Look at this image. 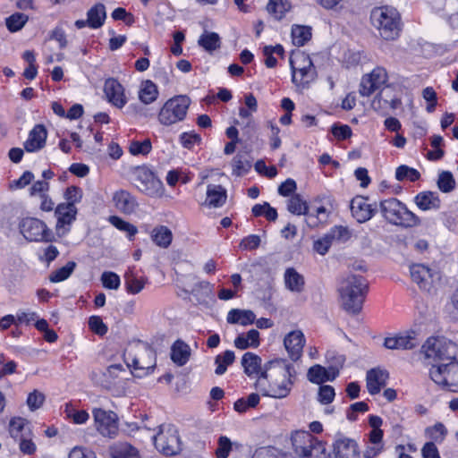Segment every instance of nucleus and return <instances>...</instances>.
I'll use <instances>...</instances> for the list:
<instances>
[{
	"mask_svg": "<svg viewBox=\"0 0 458 458\" xmlns=\"http://www.w3.org/2000/svg\"><path fill=\"white\" fill-rule=\"evenodd\" d=\"M293 365L283 359L268 361L263 369L259 367V388L266 396L286 397L292 388Z\"/></svg>",
	"mask_w": 458,
	"mask_h": 458,
	"instance_id": "f257e3e1",
	"label": "nucleus"
},
{
	"mask_svg": "<svg viewBox=\"0 0 458 458\" xmlns=\"http://www.w3.org/2000/svg\"><path fill=\"white\" fill-rule=\"evenodd\" d=\"M368 287L366 279L361 276L348 274L344 276L338 286L342 308L350 314L360 313L368 293Z\"/></svg>",
	"mask_w": 458,
	"mask_h": 458,
	"instance_id": "f03ea898",
	"label": "nucleus"
},
{
	"mask_svg": "<svg viewBox=\"0 0 458 458\" xmlns=\"http://www.w3.org/2000/svg\"><path fill=\"white\" fill-rule=\"evenodd\" d=\"M123 360L132 375L140 378L153 373L157 365L154 350L141 341H133L126 346Z\"/></svg>",
	"mask_w": 458,
	"mask_h": 458,
	"instance_id": "7ed1b4c3",
	"label": "nucleus"
},
{
	"mask_svg": "<svg viewBox=\"0 0 458 458\" xmlns=\"http://www.w3.org/2000/svg\"><path fill=\"white\" fill-rule=\"evenodd\" d=\"M420 354L428 362L446 363L458 360V344L442 335H432L426 339L420 349Z\"/></svg>",
	"mask_w": 458,
	"mask_h": 458,
	"instance_id": "20e7f679",
	"label": "nucleus"
},
{
	"mask_svg": "<svg viewBox=\"0 0 458 458\" xmlns=\"http://www.w3.org/2000/svg\"><path fill=\"white\" fill-rule=\"evenodd\" d=\"M370 20L382 38L394 40L398 38L402 24L400 13L395 8L376 7L371 11Z\"/></svg>",
	"mask_w": 458,
	"mask_h": 458,
	"instance_id": "39448f33",
	"label": "nucleus"
},
{
	"mask_svg": "<svg viewBox=\"0 0 458 458\" xmlns=\"http://www.w3.org/2000/svg\"><path fill=\"white\" fill-rule=\"evenodd\" d=\"M379 208L384 218L392 225L411 228L419 226L421 223L417 215L395 198L382 200Z\"/></svg>",
	"mask_w": 458,
	"mask_h": 458,
	"instance_id": "423d86ee",
	"label": "nucleus"
},
{
	"mask_svg": "<svg viewBox=\"0 0 458 458\" xmlns=\"http://www.w3.org/2000/svg\"><path fill=\"white\" fill-rule=\"evenodd\" d=\"M292 81L298 87L304 89L316 78V69L310 55L302 51H293L290 56Z\"/></svg>",
	"mask_w": 458,
	"mask_h": 458,
	"instance_id": "0eeeda50",
	"label": "nucleus"
},
{
	"mask_svg": "<svg viewBox=\"0 0 458 458\" xmlns=\"http://www.w3.org/2000/svg\"><path fill=\"white\" fill-rule=\"evenodd\" d=\"M191 99L185 95H177L166 100L160 108L157 119L165 126L183 121L187 115Z\"/></svg>",
	"mask_w": 458,
	"mask_h": 458,
	"instance_id": "6e6552de",
	"label": "nucleus"
},
{
	"mask_svg": "<svg viewBox=\"0 0 458 458\" xmlns=\"http://www.w3.org/2000/svg\"><path fill=\"white\" fill-rule=\"evenodd\" d=\"M152 439L156 449L165 456H174L182 451L178 430L173 425H160L158 432L152 437Z\"/></svg>",
	"mask_w": 458,
	"mask_h": 458,
	"instance_id": "1a4fd4ad",
	"label": "nucleus"
},
{
	"mask_svg": "<svg viewBox=\"0 0 458 458\" xmlns=\"http://www.w3.org/2000/svg\"><path fill=\"white\" fill-rule=\"evenodd\" d=\"M429 377L437 385L458 392V360L432 365Z\"/></svg>",
	"mask_w": 458,
	"mask_h": 458,
	"instance_id": "9d476101",
	"label": "nucleus"
},
{
	"mask_svg": "<svg viewBox=\"0 0 458 458\" xmlns=\"http://www.w3.org/2000/svg\"><path fill=\"white\" fill-rule=\"evenodd\" d=\"M135 185L140 191L150 198H161L165 188L163 182L148 168L138 167L134 172Z\"/></svg>",
	"mask_w": 458,
	"mask_h": 458,
	"instance_id": "9b49d317",
	"label": "nucleus"
},
{
	"mask_svg": "<svg viewBox=\"0 0 458 458\" xmlns=\"http://www.w3.org/2000/svg\"><path fill=\"white\" fill-rule=\"evenodd\" d=\"M19 229L29 242H51L54 238L52 231L38 218H22L19 223Z\"/></svg>",
	"mask_w": 458,
	"mask_h": 458,
	"instance_id": "f8f14e48",
	"label": "nucleus"
},
{
	"mask_svg": "<svg viewBox=\"0 0 458 458\" xmlns=\"http://www.w3.org/2000/svg\"><path fill=\"white\" fill-rule=\"evenodd\" d=\"M334 208V199L330 195L316 197L311 202V211L307 213L308 225L316 227L327 223Z\"/></svg>",
	"mask_w": 458,
	"mask_h": 458,
	"instance_id": "ddd939ff",
	"label": "nucleus"
},
{
	"mask_svg": "<svg viewBox=\"0 0 458 458\" xmlns=\"http://www.w3.org/2000/svg\"><path fill=\"white\" fill-rule=\"evenodd\" d=\"M92 414L95 428L103 437L113 438L117 435L118 422L114 412L95 408Z\"/></svg>",
	"mask_w": 458,
	"mask_h": 458,
	"instance_id": "4468645a",
	"label": "nucleus"
},
{
	"mask_svg": "<svg viewBox=\"0 0 458 458\" xmlns=\"http://www.w3.org/2000/svg\"><path fill=\"white\" fill-rule=\"evenodd\" d=\"M388 80L386 70L384 67L377 66L370 72L362 76L359 92L363 97H369L376 90L381 89Z\"/></svg>",
	"mask_w": 458,
	"mask_h": 458,
	"instance_id": "2eb2a0df",
	"label": "nucleus"
},
{
	"mask_svg": "<svg viewBox=\"0 0 458 458\" xmlns=\"http://www.w3.org/2000/svg\"><path fill=\"white\" fill-rule=\"evenodd\" d=\"M345 362L344 357H337L336 366L325 368L319 364L311 366L307 372V378L310 382L322 385L327 381H334L339 375V370Z\"/></svg>",
	"mask_w": 458,
	"mask_h": 458,
	"instance_id": "dca6fc26",
	"label": "nucleus"
},
{
	"mask_svg": "<svg viewBox=\"0 0 458 458\" xmlns=\"http://www.w3.org/2000/svg\"><path fill=\"white\" fill-rule=\"evenodd\" d=\"M244 106L239 109V119L236 121L242 130L245 131V133L250 136L255 131V120L253 114L257 111V100L252 94L245 96Z\"/></svg>",
	"mask_w": 458,
	"mask_h": 458,
	"instance_id": "f3484780",
	"label": "nucleus"
},
{
	"mask_svg": "<svg viewBox=\"0 0 458 458\" xmlns=\"http://www.w3.org/2000/svg\"><path fill=\"white\" fill-rule=\"evenodd\" d=\"M384 345L392 350H411L419 345L418 333L415 330H408L395 334L386 337Z\"/></svg>",
	"mask_w": 458,
	"mask_h": 458,
	"instance_id": "a211bd4d",
	"label": "nucleus"
},
{
	"mask_svg": "<svg viewBox=\"0 0 458 458\" xmlns=\"http://www.w3.org/2000/svg\"><path fill=\"white\" fill-rule=\"evenodd\" d=\"M78 209L76 207L60 203L55 208L56 217L55 230L58 234L64 235L70 231L72 224L76 220Z\"/></svg>",
	"mask_w": 458,
	"mask_h": 458,
	"instance_id": "6ab92c4d",
	"label": "nucleus"
},
{
	"mask_svg": "<svg viewBox=\"0 0 458 458\" xmlns=\"http://www.w3.org/2000/svg\"><path fill=\"white\" fill-rule=\"evenodd\" d=\"M305 344V335L300 329L289 332L284 338V346L293 361H297L301 359Z\"/></svg>",
	"mask_w": 458,
	"mask_h": 458,
	"instance_id": "aec40b11",
	"label": "nucleus"
},
{
	"mask_svg": "<svg viewBox=\"0 0 458 458\" xmlns=\"http://www.w3.org/2000/svg\"><path fill=\"white\" fill-rule=\"evenodd\" d=\"M104 92L108 101L118 108H123L127 103L124 88L115 79L109 78L105 81Z\"/></svg>",
	"mask_w": 458,
	"mask_h": 458,
	"instance_id": "412c9836",
	"label": "nucleus"
},
{
	"mask_svg": "<svg viewBox=\"0 0 458 458\" xmlns=\"http://www.w3.org/2000/svg\"><path fill=\"white\" fill-rule=\"evenodd\" d=\"M350 208L352 216L358 223L369 221L376 213V208H372L368 199L361 196H357L352 199Z\"/></svg>",
	"mask_w": 458,
	"mask_h": 458,
	"instance_id": "4be33fe9",
	"label": "nucleus"
},
{
	"mask_svg": "<svg viewBox=\"0 0 458 458\" xmlns=\"http://www.w3.org/2000/svg\"><path fill=\"white\" fill-rule=\"evenodd\" d=\"M411 277L420 288L428 290L437 273L423 264H413L410 267Z\"/></svg>",
	"mask_w": 458,
	"mask_h": 458,
	"instance_id": "5701e85b",
	"label": "nucleus"
},
{
	"mask_svg": "<svg viewBox=\"0 0 458 458\" xmlns=\"http://www.w3.org/2000/svg\"><path fill=\"white\" fill-rule=\"evenodd\" d=\"M47 131L43 124L35 125L29 132L28 139L24 142L27 152H37L42 149L47 141Z\"/></svg>",
	"mask_w": 458,
	"mask_h": 458,
	"instance_id": "b1692460",
	"label": "nucleus"
},
{
	"mask_svg": "<svg viewBox=\"0 0 458 458\" xmlns=\"http://www.w3.org/2000/svg\"><path fill=\"white\" fill-rule=\"evenodd\" d=\"M227 199L226 190L221 185L208 184L206 190V198L199 202L201 206L209 208H217L222 207Z\"/></svg>",
	"mask_w": 458,
	"mask_h": 458,
	"instance_id": "393cba45",
	"label": "nucleus"
},
{
	"mask_svg": "<svg viewBox=\"0 0 458 458\" xmlns=\"http://www.w3.org/2000/svg\"><path fill=\"white\" fill-rule=\"evenodd\" d=\"M388 373L379 369H372L367 372L366 385L368 392L374 395L378 394L386 385Z\"/></svg>",
	"mask_w": 458,
	"mask_h": 458,
	"instance_id": "a878e982",
	"label": "nucleus"
},
{
	"mask_svg": "<svg viewBox=\"0 0 458 458\" xmlns=\"http://www.w3.org/2000/svg\"><path fill=\"white\" fill-rule=\"evenodd\" d=\"M113 202L114 207L124 214H132L138 207L136 199L124 190H119L114 193Z\"/></svg>",
	"mask_w": 458,
	"mask_h": 458,
	"instance_id": "bb28decb",
	"label": "nucleus"
},
{
	"mask_svg": "<svg viewBox=\"0 0 458 458\" xmlns=\"http://www.w3.org/2000/svg\"><path fill=\"white\" fill-rule=\"evenodd\" d=\"M123 278L126 292L133 295L140 293L148 283L146 276H139L135 273L134 267H131L125 271Z\"/></svg>",
	"mask_w": 458,
	"mask_h": 458,
	"instance_id": "cd10ccee",
	"label": "nucleus"
},
{
	"mask_svg": "<svg viewBox=\"0 0 458 458\" xmlns=\"http://www.w3.org/2000/svg\"><path fill=\"white\" fill-rule=\"evenodd\" d=\"M335 458H360L356 442L350 438H339L334 444Z\"/></svg>",
	"mask_w": 458,
	"mask_h": 458,
	"instance_id": "c85d7f7f",
	"label": "nucleus"
},
{
	"mask_svg": "<svg viewBox=\"0 0 458 458\" xmlns=\"http://www.w3.org/2000/svg\"><path fill=\"white\" fill-rule=\"evenodd\" d=\"M285 288L293 293H301L305 288V278L294 267H288L284 273Z\"/></svg>",
	"mask_w": 458,
	"mask_h": 458,
	"instance_id": "c756f323",
	"label": "nucleus"
},
{
	"mask_svg": "<svg viewBox=\"0 0 458 458\" xmlns=\"http://www.w3.org/2000/svg\"><path fill=\"white\" fill-rule=\"evenodd\" d=\"M317 438L309 431L296 430L291 435V442L294 452L301 457L311 446Z\"/></svg>",
	"mask_w": 458,
	"mask_h": 458,
	"instance_id": "7c9ffc66",
	"label": "nucleus"
},
{
	"mask_svg": "<svg viewBox=\"0 0 458 458\" xmlns=\"http://www.w3.org/2000/svg\"><path fill=\"white\" fill-rule=\"evenodd\" d=\"M417 207L422 211L437 210L441 206V200L437 192L422 191L414 198Z\"/></svg>",
	"mask_w": 458,
	"mask_h": 458,
	"instance_id": "2f4dec72",
	"label": "nucleus"
},
{
	"mask_svg": "<svg viewBox=\"0 0 458 458\" xmlns=\"http://www.w3.org/2000/svg\"><path fill=\"white\" fill-rule=\"evenodd\" d=\"M191 357L190 346L182 340H176L171 347V360L177 366L185 365Z\"/></svg>",
	"mask_w": 458,
	"mask_h": 458,
	"instance_id": "473e14b6",
	"label": "nucleus"
},
{
	"mask_svg": "<svg viewBox=\"0 0 458 458\" xmlns=\"http://www.w3.org/2000/svg\"><path fill=\"white\" fill-rule=\"evenodd\" d=\"M138 96L141 103L145 105L152 104L159 96L157 86L150 80L142 81L140 84Z\"/></svg>",
	"mask_w": 458,
	"mask_h": 458,
	"instance_id": "72a5a7b5",
	"label": "nucleus"
},
{
	"mask_svg": "<svg viewBox=\"0 0 458 458\" xmlns=\"http://www.w3.org/2000/svg\"><path fill=\"white\" fill-rule=\"evenodd\" d=\"M256 314L249 310L232 309L227 313L226 321L229 324L249 326L254 323Z\"/></svg>",
	"mask_w": 458,
	"mask_h": 458,
	"instance_id": "f704fd0d",
	"label": "nucleus"
},
{
	"mask_svg": "<svg viewBox=\"0 0 458 458\" xmlns=\"http://www.w3.org/2000/svg\"><path fill=\"white\" fill-rule=\"evenodd\" d=\"M152 242L158 247L166 249L173 241V233L165 225H157L150 232Z\"/></svg>",
	"mask_w": 458,
	"mask_h": 458,
	"instance_id": "c9c22d12",
	"label": "nucleus"
},
{
	"mask_svg": "<svg viewBox=\"0 0 458 458\" xmlns=\"http://www.w3.org/2000/svg\"><path fill=\"white\" fill-rule=\"evenodd\" d=\"M87 17L89 18V27L90 29L102 27L106 18L105 5L100 3L96 4L88 11Z\"/></svg>",
	"mask_w": 458,
	"mask_h": 458,
	"instance_id": "e433bc0d",
	"label": "nucleus"
},
{
	"mask_svg": "<svg viewBox=\"0 0 458 458\" xmlns=\"http://www.w3.org/2000/svg\"><path fill=\"white\" fill-rule=\"evenodd\" d=\"M9 433L13 438L20 439L30 435V423L21 417H14L9 422Z\"/></svg>",
	"mask_w": 458,
	"mask_h": 458,
	"instance_id": "4c0bfd02",
	"label": "nucleus"
},
{
	"mask_svg": "<svg viewBox=\"0 0 458 458\" xmlns=\"http://www.w3.org/2000/svg\"><path fill=\"white\" fill-rule=\"evenodd\" d=\"M291 7L288 0H268L266 10L276 20H281Z\"/></svg>",
	"mask_w": 458,
	"mask_h": 458,
	"instance_id": "58836bf2",
	"label": "nucleus"
},
{
	"mask_svg": "<svg viewBox=\"0 0 458 458\" xmlns=\"http://www.w3.org/2000/svg\"><path fill=\"white\" fill-rule=\"evenodd\" d=\"M112 458H139V451L129 443H117L110 448Z\"/></svg>",
	"mask_w": 458,
	"mask_h": 458,
	"instance_id": "ea45409f",
	"label": "nucleus"
},
{
	"mask_svg": "<svg viewBox=\"0 0 458 458\" xmlns=\"http://www.w3.org/2000/svg\"><path fill=\"white\" fill-rule=\"evenodd\" d=\"M284 47L281 45L266 46L263 48L264 63L267 68H274L277 64L278 58L284 56Z\"/></svg>",
	"mask_w": 458,
	"mask_h": 458,
	"instance_id": "a19ab883",
	"label": "nucleus"
},
{
	"mask_svg": "<svg viewBox=\"0 0 458 458\" xmlns=\"http://www.w3.org/2000/svg\"><path fill=\"white\" fill-rule=\"evenodd\" d=\"M311 38V28L304 25L292 27V41L294 46L302 47Z\"/></svg>",
	"mask_w": 458,
	"mask_h": 458,
	"instance_id": "79ce46f5",
	"label": "nucleus"
},
{
	"mask_svg": "<svg viewBox=\"0 0 458 458\" xmlns=\"http://www.w3.org/2000/svg\"><path fill=\"white\" fill-rule=\"evenodd\" d=\"M64 414L66 419L78 425L85 424L89 419V414L85 410H77L69 403L64 405Z\"/></svg>",
	"mask_w": 458,
	"mask_h": 458,
	"instance_id": "37998d69",
	"label": "nucleus"
},
{
	"mask_svg": "<svg viewBox=\"0 0 458 458\" xmlns=\"http://www.w3.org/2000/svg\"><path fill=\"white\" fill-rule=\"evenodd\" d=\"M198 44L206 51L211 53L221 46V39L217 33L205 31L199 38Z\"/></svg>",
	"mask_w": 458,
	"mask_h": 458,
	"instance_id": "c03bdc74",
	"label": "nucleus"
},
{
	"mask_svg": "<svg viewBox=\"0 0 458 458\" xmlns=\"http://www.w3.org/2000/svg\"><path fill=\"white\" fill-rule=\"evenodd\" d=\"M390 93L389 88L381 89L371 102L372 108L382 114H386L389 110Z\"/></svg>",
	"mask_w": 458,
	"mask_h": 458,
	"instance_id": "a18cd8bd",
	"label": "nucleus"
},
{
	"mask_svg": "<svg viewBox=\"0 0 458 458\" xmlns=\"http://www.w3.org/2000/svg\"><path fill=\"white\" fill-rule=\"evenodd\" d=\"M241 446V444L233 443L226 436H221L217 440V447L215 452L216 458H228L233 447L239 449Z\"/></svg>",
	"mask_w": 458,
	"mask_h": 458,
	"instance_id": "49530a36",
	"label": "nucleus"
},
{
	"mask_svg": "<svg viewBox=\"0 0 458 458\" xmlns=\"http://www.w3.org/2000/svg\"><path fill=\"white\" fill-rule=\"evenodd\" d=\"M258 345V330L251 329L247 334L239 335L234 340V346L245 350Z\"/></svg>",
	"mask_w": 458,
	"mask_h": 458,
	"instance_id": "de8ad7c7",
	"label": "nucleus"
},
{
	"mask_svg": "<svg viewBox=\"0 0 458 458\" xmlns=\"http://www.w3.org/2000/svg\"><path fill=\"white\" fill-rule=\"evenodd\" d=\"M447 435V428L442 422H437L433 426L425 428V436L430 442L441 444Z\"/></svg>",
	"mask_w": 458,
	"mask_h": 458,
	"instance_id": "09e8293b",
	"label": "nucleus"
},
{
	"mask_svg": "<svg viewBox=\"0 0 458 458\" xmlns=\"http://www.w3.org/2000/svg\"><path fill=\"white\" fill-rule=\"evenodd\" d=\"M287 209L293 215L301 216L308 213V204L302 199L301 195L293 194L287 200Z\"/></svg>",
	"mask_w": 458,
	"mask_h": 458,
	"instance_id": "8fccbe9b",
	"label": "nucleus"
},
{
	"mask_svg": "<svg viewBox=\"0 0 458 458\" xmlns=\"http://www.w3.org/2000/svg\"><path fill=\"white\" fill-rule=\"evenodd\" d=\"M244 373L252 378L258 377V357L253 352H246L242 358Z\"/></svg>",
	"mask_w": 458,
	"mask_h": 458,
	"instance_id": "3c124183",
	"label": "nucleus"
},
{
	"mask_svg": "<svg viewBox=\"0 0 458 458\" xmlns=\"http://www.w3.org/2000/svg\"><path fill=\"white\" fill-rule=\"evenodd\" d=\"M76 267V263L74 261H69L65 266L53 271L49 276V280L52 283H60L67 278L72 274Z\"/></svg>",
	"mask_w": 458,
	"mask_h": 458,
	"instance_id": "603ef678",
	"label": "nucleus"
},
{
	"mask_svg": "<svg viewBox=\"0 0 458 458\" xmlns=\"http://www.w3.org/2000/svg\"><path fill=\"white\" fill-rule=\"evenodd\" d=\"M420 174L415 168L410 167L405 165H399L395 170V179L397 181H410L416 182L420 179Z\"/></svg>",
	"mask_w": 458,
	"mask_h": 458,
	"instance_id": "864d4df0",
	"label": "nucleus"
},
{
	"mask_svg": "<svg viewBox=\"0 0 458 458\" xmlns=\"http://www.w3.org/2000/svg\"><path fill=\"white\" fill-rule=\"evenodd\" d=\"M235 359L234 352L233 351H225L223 354L216 357V369L215 370L216 375H223L229 365H231Z\"/></svg>",
	"mask_w": 458,
	"mask_h": 458,
	"instance_id": "5fc2aeb1",
	"label": "nucleus"
},
{
	"mask_svg": "<svg viewBox=\"0 0 458 458\" xmlns=\"http://www.w3.org/2000/svg\"><path fill=\"white\" fill-rule=\"evenodd\" d=\"M28 20V15L21 13H15L6 18L5 24L11 32H16L24 27Z\"/></svg>",
	"mask_w": 458,
	"mask_h": 458,
	"instance_id": "6e6d98bb",
	"label": "nucleus"
},
{
	"mask_svg": "<svg viewBox=\"0 0 458 458\" xmlns=\"http://www.w3.org/2000/svg\"><path fill=\"white\" fill-rule=\"evenodd\" d=\"M82 197V190L78 186L71 185L67 187L64 192V199H65V202L63 203L76 207V204L81 201Z\"/></svg>",
	"mask_w": 458,
	"mask_h": 458,
	"instance_id": "4d7b16f0",
	"label": "nucleus"
},
{
	"mask_svg": "<svg viewBox=\"0 0 458 458\" xmlns=\"http://www.w3.org/2000/svg\"><path fill=\"white\" fill-rule=\"evenodd\" d=\"M308 452H305L301 455V458H327L328 454L326 450L325 445L316 439L310 447L307 449Z\"/></svg>",
	"mask_w": 458,
	"mask_h": 458,
	"instance_id": "13d9d810",
	"label": "nucleus"
},
{
	"mask_svg": "<svg viewBox=\"0 0 458 458\" xmlns=\"http://www.w3.org/2000/svg\"><path fill=\"white\" fill-rule=\"evenodd\" d=\"M258 405V394L252 393L246 399L240 398L234 404V410L239 413L246 412L250 408H255Z\"/></svg>",
	"mask_w": 458,
	"mask_h": 458,
	"instance_id": "bf43d9fd",
	"label": "nucleus"
},
{
	"mask_svg": "<svg viewBox=\"0 0 458 458\" xmlns=\"http://www.w3.org/2000/svg\"><path fill=\"white\" fill-rule=\"evenodd\" d=\"M437 187L442 192H450L455 187V181L451 172L443 171L437 179Z\"/></svg>",
	"mask_w": 458,
	"mask_h": 458,
	"instance_id": "052dcab7",
	"label": "nucleus"
},
{
	"mask_svg": "<svg viewBox=\"0 0 458 458\" xmlns=\"http://www.w3.org/2000/svg\"><path fill=\"white\" fill-rule=\"evenodd\" d=\"M152 149L151 141L148 139L143 141L133 140L130 143L129 151L133 156L148 155Z\"/></svg>",
	"mask_w": 458,
	"mask_h": 458,
	"instance_id": "680f3d73",
	"label": "nucleus"
},
{
	"mask_svg": "<svg viewBox=\"0 0 458 458\" xmlns=\"http://www.w3.org/2000/svg\"><path fill=\"white\" fill-rule=\"evenodd\" d=\"M109 222L118 230L126 232L130 237L134 236L138 232L137 227L135 225L124 221L119 216H110Z\"/></svg>",
	"mask_w": 458,
	"mask_h": 458,
	"instance_id": "e2e57ef3",
	"label": "nucleus"
},
{
	"mask_svg": "<svg viewBox=\"0 0 458 458\" xmlns=\"http://www.w3.org/2000/svg\"><path fill=\"white\" fill-rule=\"evenodd\" d=\"M101 282L105 288L110 290H117L121 284L120 276L111 271H106L101 275Z\"/></svg>",
	"mask_w": 458,
	"mask_h": 458,
	"instance_id": "0e129e2a",
	"label": "nucleus"
},
{
	"mask_svg": "<svg viewBox=\"0 0 458 458\" xmlns=\"http://www.w3.org/2000/svg\"><path fill=\"white\" fill-rule=\"evenodd\" d=\"M335 396V388L329 385H322L318 388V401L322 404L331 403Z\"/></svg>",
	"mask_w": 458,
	"mask_h": 458,
	"instance_id": "69168bd1",
	"label": "nucleus"
},
{
	"mask_svg": "<svg viewBox=\"0 0 458 458\" xmlns=\"http://www.w3.org/2000/svg\"><path fill=\"white\" fill-rule=\"evenodd\" d=\"M233 166V174L241 176L246 174L250 168V164L248 160L242 159V157L238 154L233 159L232 163Z\"/></svg>",
	"mask_w": 458,
	"mask_h": 458,
	"instance_id": "338daca9",
	"label": "nucleus"
},
{
	"mask_svg": "<svg viewBox=\"0 0 458 458\" xmlns=\"http://www.w3.org/2000/svg\"><path fill=\"white\" fill-rule=\"evenodd\" d=\"M45 402V395L38 390L30 393L27 398V405L30 411L39 409Z\"/></svg>",
	"mask_w": 458,
	"mask_h": 458,
	"instance_id": "774afa93",
	"label": "nucleus"
}]
</instances>
